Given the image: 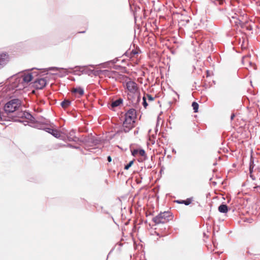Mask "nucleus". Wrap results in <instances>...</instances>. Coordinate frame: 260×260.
Instances as JSON below:
<instances>
[{
    "mask_svg": "<svg viewBox=\"0 0 260 260\" xmlns=\"http://www.w3.org/2000/svg\"><path fill=\"white\" fill-rule=\"evenodd\" d=\"M146 98L148 99V100L150 101H152L154 100V98L152 97L151 95L149 94H147L146 95Z\"/></svg>",
    "mask_w": 260,
    "mask_h": 260,
    "instance_id": "412c9836",
    "label": "nucleus"
},
{
    "mask_svg": "<svg viewBox=\"0 0 260 260\" xmlns=\"http://www.w3.org/2000/svg\"><path fill=\"white\" fill-rule=\"evenodd\" d=\"M249 64H250V66H251V65H252V63H251V62H249Z\"/></svg>",
    "mask_w": 260,
    "mask_h": 260,
    "instance_id": "2f4dec72",
    "label": "nucleus"
},
{
    "mask_svg": "<svg viewBox=\"0 0 260 260\" xmlns=\"http://www.w3.org/2000/svg\"><path fill=\"white\" fill-rule=\"evenodd\" d=\"M72 92L75 93L76 95H78V97H80L84 94V90L83 88L81 87H77L74 88L72 90Z\"/></svg>",
    "mask_w": 260,
    "mask_h": 260,
    "instance_id": "9b49d317",
    "label": "nucleus"
},
{
    "mask_svg": "<svg viewBox=\"0 0 260 260\" xmlns=\"http://www.w3.org/2000/svg\"><path fill=\"white\" fill-rule=\"evenodd\" d=\"M51 135L55 138H59L60 137V132L57 129H53L51 131Z\"/></svg>",
    "mask_w": 260,
    "mask_h": 260,
    "instance_id": "dca6fc26",
    "label": "nucleus"
},
{
    "mask_svg": "<svg viewBox=\"0 0 260 260\" xmlns=\"http://www.w3.org/2000/svg\"><path fill=\"white\" fill-rule=\"evenodd\" d=\"M45 132L51 134V131L53 130V128H50V127H45V128L44 129Z\"/></svg>",
    "mask_w": 260,
    "mask_h": 260,
    "instance_id": "4be33fe9",
    "label": "nucleus"
},
{
    "mask_svg": "<svg viewBox=\"0 0 260 260\" xmlns=\"http://www.w3.org/2000/svg\"><path fill=\"white\" fill-rule=\"evenodd\" d=\"M4 110L7 113H13L16 110V99L7 102L4 106Z\"/></svg>",
    "mask_w": 260,
    "mask_h": 260,
    "instance_id": "20e7f679",
    "label": "nucleus"
},
{
    "mask_svg": "<svg viewBox=\"0 0 260 260\" xmlns=\"http://www.w3.org/2000/svg\"><path fill=\"white\" fill-rule=\"evenodd\" d=\"M134 160H131V161L129 162L128 164H127L124 167V169L125 170H128L129 168L132 166V165L134 164Z\"/></svg>",
    "mask_w": 260,
    "mask_h": 260,
    "instance_id": "a211bd4d",
    "label": "nucleus"
},
{
    "mask_svg": "<svg viewBox=\"0 0 260 260\" xmlns=\"http://www.w3.org/2000/svg\"><path fill=\"white\" fill-rule=\"evenodd\" d=\"M247 57V56H244V57H243V58H242V62H243L244 60L246 59Z\"/></svg>",
    "mask_w": 260,
    "mask_h": 260,
    "instance_id": "c756f323",
    "label": "nucleus"
},
{
    "mask_svg": "<svg viewBox=\"0 0 260 260\" xmlns=\"http://www.w3.org/2000/svg\"><path fill=\"white\" fill-rule=\"evenodd\" d=\"M124 116L125 120L135 123L136 118V111L134 109H131L125 114Z\"/></svg>",
    "mask_w": 260,
    "mask_h": 260,
    "instance_id": "423d86ee",
    "label": "nucleus"
},
{
    "mask_svg": "<svg viewBox=\"0 0 260 260\" xmlns=\"http://www.w3.org/2000/svg\"><path fill=\"white\" fill-rule=\"evenodd\" d=\"M253 161L252 160V157H251L250 167H249V171H250V173H251L252 170L253 168Z\"/></svg>",
    "mask_w": 260,
    "mask_h": 260,
    "instance_id": "aec40b11",
    "label": "nucleus"
},
{
    "mask_svg": "<svg viewBox=\"0 0 260 260\" xmlns=\"http://www.w3.org/2000/svg\"><path fill=\"white\" fill-rule=\"evenodd\" d=\"M134 127V123L126 121L124 120L123 122L122 129L125 133L130 131Z\"/></svg>",
    "mask_w": 260,
    "mask_h": 260,
    "instance_id": "1a4fd4ad",
    "label": "nucleus"
},
{
    "mask_svg": "<svg viewBox=\"0 0 260 260\" xmlns=\"http://www.w3.org/2000/svg\"><path fill=\"white\" fill-rule=\"evenodd\" d=\"M117 60H118V59H117V58H115V59H114L112 60L111 61V62H112L113 63H116V62L117 61Z\"/></svg>",
    "mask_w": 260,
    "mask_h": 260,
    "instance_id": "a878e982",
    "label": "nucleus"
},
{
    "mask_svg": "<svg viewBox=\"0 0 260 260\" xmlns=\"http://www.w3.org/2000/svg\"><path fill=\"white\" fill-rule=\"evenodd\" d=\"M107 159L109 162H111L112 161V158L110 156H108Z\"/></svg>",
    "mask_w": 260,
    "mask_h": 260,
    "instance_id": "bb28decb",
    "label": "nucleus"
},
{
    "mask_svg": "<svg viewBox=\"0 0 260 260\" xmlns=\"http://www.w3.org/2000/svg\"><path fill=\"white\" fill-rule=\"evenodd\" d=\"M172 219V213L169 211L160 212L153 218L152 221L155 224L165 223Z\"/></svg>",
    "mask_w": 260,
    "mask_h": 260,
    "instance_id": "7ed1b4c3",
    "label": "nucleus"
},
{
    "mask_svg": "<svg viewBox=\"0 0 260 260\" xmlns=\"http://www.w3.org/2000/svg\"><path fill=\"white\" fill-rule=\"evenodd\" d=\"M59 68H57V67H51V68H49L47 69V71H58V70H59Z\"/></svg>",
    "mask_w": 260,
    "mask_h": 260,
    "instance_id": "5701e85b",
    "label": "nucleus"
},
{
    "mask_svg": "<svg viewBox=\"0 0 260 260\" xmlns=\"http://www.w3.org/2000/svg\"><path fill=\"white\" fill-rule=\"evenodd\" d=\"M131 53L133 55L137 54L138 53L136 50H132Z\"/></svg>",
    "mask_w": 260,
    "mask_h": 260,
    "instance_id": "393cba45",
    "label": "nucleus"
},
{
    "mask_svg": "<svg viewBox=\"0 0 260 260\" xmlns=\"http://www.w3.org/2000/svg\"><path fill=\"white\" fill-rule=\"evenodd\" d=\"M123 100L121 98H119L113 102L111 103V107L112 108H115L119 106L120 105H121L122 103Z\"/></svg>",
    "mask_w": 260,
    "mask_h": 260,
    "instance_id": "ddd939ff",
    "label": "nucleus"
},
{
    "mask_svg": "<svg viewBox=\"0 0 260 260\" xmlns=\"http://www.w3.org/2000/svg\"><path fill=\"white\" fill-rule=\"evenodd\" d=\"M71 104V102L69 100H64L61 103V107L66 109L68 107H69Z\"/></svg>",
    "mask_w": 260,
    "mask_h": 260,
    "instance_id": "2eb2a0df",
    "label": "nucleus"
},
{
    "mask_svg": "<svg viewBox=\"0 0 260 260\" xmlns=\"http://www.w3.org/2000/svg\"><path fill=\"white\" fill-rule=\"evenodd\" d=\"M69 140H70V141H74L73 139H70Z\"/></svg>",
    "mask_w": 260,
    "mask_h": 260,
    "instance_id": "473e14b6",
    "label": "nucleus"
},
{
    "mask_svg": "<svg viewBox=\"0 0 260 260\" xmlns=\"http://www.w3.org/2000/svg\"><path fill=\"white\" fill-rule=\"evenodd\" d=\"M235 115L234 114H232L231 116V120H233L234 117H235Z\"/></svg>",
    "mask_w": 260,
    "mask_h": 260,
    "instance_id": "cd10ccee",
    "label": "nucleus"
},
{
    "mask_svg": "<svg viewBox=\"0 0 260 260\" xmlns=\"http://www.w3.org/2000/svg\"><path fill=\"white\" fill-rule=\"evenodd\" d=\"M125 86L127 90L133 94H136L138 91L139 88L138 85L137 83L133 81L129 80L126 82Z\"/></svg>",
    "mask_w": 260,
    "mask_h": 260,
    "instance_id": "39448f33",
    "label": "nucleus"
},
{
    "mask_svg": "<svg viewBox=\"0 0 260 260\" xmlns=\"http://www.w3.org/2000/svg\"><path fill=\"white\" fill-rule=\"evenodd\" d=\"M46 84L47 81L45 78H39L34 82L33 86L36 89H42L46 86Z\"/></svg>",
    "mask_w": 260,
    "mask_h": 260,
    "instance_id": "6e6552de",
    "label": "nucleus"
},
{
    "mask_svg": "<svg viewBox=\"0 0 260 260\" xmlns=\"http://www.w3.org/2000/svg\"><path fill=\"white\" fill-rule=\"evenodd\" d=\"M32 79L31 73L20 72L17 73V90L25 87Z\"/></svg>",
    "mask_w": 260,
    "mask_h": 260,
    "instance_id": "f03ea898",
    "label": "nucleus"
},
{
    "mask_svg": "<svg viewBox=\"0 0 260 260\" xmlns=\"http://www.w3.org/2000/svg\"><path fill=\"white\" fill-rule=\"evenodd\" d=\"M251 220H252V219H246V220H245L244 221H247V222H248L250 223V222H251Z\"/></svg>",
    "mask_w": 260,
    "mask_h": 260,
    "instance_id": "c85d7f7f",
    "label": "nucleus"
},
{
    "mask_svg": "<svg viewBox=\"0 0 260 260\" xmlns=\"http://www.w3.org/2000/svg\"><path fill=\"white\" fill-rule=\"evenodd\" d=\"M176 202L178 204H183L185 205H189L191 204L192 199L190 198H188L185 200H177Z\"/></svg>",
    "mask_w": 260,
    "mask_h": 260,
    "instance_id": "4468645a",
    "label": "nucleus"
},
{
    "mask_svg": "<svg viewBox=\"0 0 260 260\" xmlns=\"http://www.w3.org/2000/svg\"><path fill=\"white\" fill-rule=\"evenodd\" d=\"M20 104V101L17 99V122L23 124L24 125H30L32 127L39 129H44L45 126L40 123H34L35 118L28 112L20 111L18 107Z\"/></svg>",
    "mask_w": 260,
    "mask_h": 260,
    "instance_id": "f257e3e1",
    "label": "nucleus"
},
{
    "mask_svg": "<svg viewBox=\"0 0 260 260\" xmlns=\"http://www.w3.org/2000/svg\"><path fill=\"white\" fill-rule=\"evenodd\" d=\"M142 104L143 106L146 108L147 106H148V104L146 102V98L145 96H144L143 98V103Z\"/></svg>",
    "mask_w": 260,
    "mask_h": 260,
    "instance_id": "6ab92c4d",
    "label": "nucleus"
},
{
    "mask_svg": "<svg viewBox=\"0 0 260 260\" xmlns=\"http://www.w3.org/2000/svg\"><path fill=\"white\" fill-rule=\"evenodd\" d=\"M68 146H69V147H71V148H75V149H78V148H79V147L75 146H73V145H71V144H68Z\"/></svg>",
    "mask_w": 260,
    "mask_h": 260,
    "instance_id": "b1692460",
    "label": "nucleus"
},
{
    "mask_svg": "<svg viewBox=\"0 0 260 260\" xmlns=\"http://www.w3.org/2000/svg\"><path fill=\"white\" fill-rule=\"evenodd\" d=\"M132 154L134 156H136L138 155H139L140 156H144V157L146 156L145 151H144V149H134L132 151Z\"/></svg>",
    "mask_w": 260,
    "mask_h": 260,
    "instance_id": "9d476101",
    "label": "nucleus"
},
{
    "mask_svg": "<svg viewBox=\"0 0 260 260\" xmlns=\"http://www.w3.org/2000/svg\"><path fill=\"white\" fill-rule=\"evenodd\" d=\"M192 107L194 110V112H197L198 111V109H199V104L197 102H193L192 103Z\"/></svg>",
    "mask_w": 260,
    "mask_h": 260,
    "instance_id": "f3484780",
    "label": "nucleus"
},
{
    "mask_svg": "<svg viewBox=\"0 0 260 260\" xmlns=\"http://www.w3.org/2000/svg\"><path fill=\"white\" fill-rule=\"evenodd\" d=\"M218 211L220 213H225L228 211V207L226 205L221 204L218 207Z\"/></svg>",
    "mask_w": 260,
    "mask_h": 260,
    "instance_id": "f8f14e48",
    "label": "nucleus"
},
{
    "mask_svg": "<svg viewBox=\"0 0 260 260\" xmlns=\"http://www.w3.org/2000/svg\"><path fill=\"white\" fill-rule=\"evenodd\" d=\"M250 177L252 178L253 180L254 179V178H253V176L252 175H250Z\"/></svg>",
    "mask_w": 260,
    "mask_h": 260,
    "instance_id": "7c9ffc66",
    "label": "nucleus"
},
{
    "mask_svg": "<svg viewBox=\"0 0 260 260\" xmlns=\"http://www.w3.org/2000/svg\"><path fill=\"white\" fill-rule=\"evenodd\" d=\"M10 60V57L8 53L6 52L0 53V69L6 66Z\"/></svg>",
    "mask_w": 260,
    "mask_h": 260,
    "instance_id": "0eeeda50",
    "label": "nucleus"
}]
</instances>
